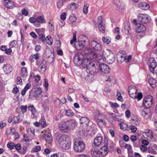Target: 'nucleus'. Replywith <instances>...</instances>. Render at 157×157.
Returning a JSON list of instances; mask_svg holds the SVG:
<instances>
[{"label": "nucleus", "mask_w": 157, "mask_h": 157, "mask_svg": "<svg viewBox=\"0 0 157 157\" xmlns=\"http://www.w3.org/2000/svg\"><path fill=\"white\" fill-rule=\"evenodd\" d=\"M90 46L91 47V49L96 51H100L102 49L101 45L97 41H92L89 43Z\"/></svg>", "instance_id": "f8f14e48"}, {"label": "nucleus", "mask_w": 157, "mask_h": 157, "mask_svg": "<svg viewBox=\"0 0 157 157\" xmlns=\"http://www.w3.org/2000/svg\"><path fill=\"white\" fill-rule=\"evenodd\" d=\"M99 72L100 73L108 74L110 72V69L109 66L106 64L102 63L99 66Z\"/></svg>", "instance_id": "ddd939ff"}, {"label": "nucleus", "mask_w": 157, "mask_h": 157, "mask_svg": "<svg viewBox=\"0 0 157 157\" xmlns=\"http://www.w3.org/2000/svg\"><path fill=\"white\" fill-rule=\"evenodd\" d=\"M124 147L125 148L127 149L128 151V155H131L132 154L133 152V151L132 146L130 144H127L126 143H125Z\"/></svg>", "instance_id": "7c9ffc66"}, {"label": "nucleus", "mask_w": 157, "mask_h": 157, "mask_svg": "<svg viewBox=\"0 0 157 157\" xmlns=\"http://www.w3.org/2000/svg\"><path fill=\"white\" fill-rule=\"evenodd\" d=\"M27 131L29 134H33L34 135L35 129L33 128H30L27 129Z\"/></svg>", "instance_id": "603ef678"}, {"label": "nucleus", "mask_w": 157, "mask_h": 157, "mask_svg": "<svg viewBox=\"0 0 157 157\" xmlns=\"http://www.w3.org/2000/svg\"><path fill=\"white\" fill-rule=\"evenodd\" d=\"M45 138L46 141L49 143H50L52 141V137L51 133H46L45 135Z\"/></svg>", "instance_id": "2f4dec72"}, {"label": "nucleus", "mask_w": 157, "mask_h": 157, "mask_svg": "<svg viewBox=\"0 0 157 157\" xmlns=\"http://www.w3.org/2000/svg\"><path fill=\"white\" fill-rule=\"evenodd\" d=\"M39 122L43 128L47 126L46 121L43 117H42L39 121Z\"/></svg>", "instance_id": "ea45409f"}, {"label": "nucleus", "mask_w": 157, "mask_h": 157, "mask_svg": "<svg viewBox=\"0 0 157 157\" xmlns=\"http://www.w3.org/2000/svg\"><path fill=\"white\" fill-rule=\"evenodd\" d=\"M27 148L26 146H23L19 152V153L25 155L26 153Z\"/></svg>", "instance_id": "49530a36"}, {"label": "nucleus", "mask_w": 157, "mask_h": 157, "mask_svg": "<svg viewBox=\"0 0 157 157\" xmlns=\"http://www.w3.org/2000/svg\"><path fill=\"white\" fill-rule=\"evenodd\" d=\"M109 103L110 106L112 108H116L119 107V105L115 102L113 103L111 101H109Z\"/></svg>", "instance_id": "de8ad7c7"}, {"label": "nucleus", "mask_w": 157, "mask_h": 157, "mask_svg": "<svg viewBox=\"0 0 157 157\" xmlns=\"http://www.w3.org/2000/svg\"><path fill=\"white\" fill-rule=\"evenodd\" d=\"M143 96V94L141 93H139L137 96L136 95V98H137L138 101H140L142 98Z\"/></svg>", "instance_id": "0e129e2a"}, {"label": "nucleus", "mask_w": 157, "mask_h": 157, "mask_svg": "<svg viewBox=\"0 0 157 157\" xmlns=\"http://www.w3.org/2000/svg\"><path fill=\"white\" fill-rule=\"evenodd\" d=\"M78 4L73 3V4H70L68 7L69 9L71 10H75L78 7Z\"/></svg>", "instance_id": "c03bdc74"}, {"label": "nucleus", "mask_w": 157, "mask_h": 157, "mask_svg": "<svg viewBox=\"0 0 157 157\" xmlns=\"http://www.w3.org/2000/svg\"><path fill=\"white\" fill-rule=\"evenodd\" d=\"M22 120V117L20 115L14 116L12 119L13 123H18Z\"/></svg>", "instance_id": "a878e982"}, {"label": "nucleus", "mask_w": 157, "mask_h": 157, "mask_svg": "<svg viewBox=\"0 0 157 157\" xmlns=\"http://www.w3.org/2000/svg\"><path fill=\"white\" fill-rule=\"evenodd\" d=\"M152 104V96H147L144 98L143 102V105L145 108H149L151 107Z\"/></svg>", "instance_id": "9b49d317"}, {"label": "nucleus", "mask_w": 157, "mask_h": 157, "mask_svg": "<svg viewBox=\"0 0 157 157\" xmlns=\"http://www.w3.org/2000/svg\"><path fill=\"white\" fill-rule=\"evenodd\" d=\"M97 24L100 32L102 33H105V23L101 16H100L98 17Z\"/></svg>", "instance_id": "423d86ee"}, {"label": "nucleus", "mask_w": 157, "mask_h": 157, "mask_svg": "<svg viewBox=\"0 0 157 157\" xmlns=\"http://www.w3.org/2000/svg\"><path fill=\"white\" fill-rule=\"evenodd\" d=\"M84 51L86 57L85 59H87L89 62H93V60L94 59H98L99 60L101 59V55L93 52L92 49L90 48H86L84 49Z\"/></svg>", "instance_id": "f257e3e1"}, {"label": "nucleus", "mask_w": 157, "mask_h": 157, "mask_svg": "<svg viewBox=\"0 0 157 157\" xmlns=\"http://www.w3.org/2000/svg\"><path fill=\"white\" fill-rule=\"evenodd\" d=\"M148 63H149V67L151 72H154L156 67V63L154 58L151 57L149 58Z\"/></svg>", "instance_id": "4468645a"}, {"label": "nucleus", "mask_w": 157, "mask_h": 157, "mask_svg": "<svg viewBox=\"0 0 157 157\" xmlns=\"http://www.w3.org/2000/svg\"><path fill=\"white\" fill-rule=\"evenodd\" d=\"M112 54H113L112 51L108 49H106L103 52L104 55L105 56L106 58L108 57L111 55Z\"/></svg>", "instance_id": "58836bf2"}, {"label": "nucleus", "mask_w": 157, "mask_h": 157, "mask_svg": "<svg viewBox=\"0 0 157 157\" xmlns=\"http://www.w3.org/2000/svg\"><path fill=\"white\" fill-rule=\"evenodd\" d=\"M89 5L87 4H85L83 7V13L85 14H86L88 12V8Z\"/></svg>", "instance_id": "8fccbe9b"}, {"label": "nucleus", "mask_w": 157, "mask_h": 157, "mask_svg": "<svg viewBox=\"0 0 157 157\" xmlns=\"http://www.w3.org/2000/svg\"><path fill=\"white\" fill-rule=\"evenodd\" d=\"M143 136L145 138L150 141L154 142L155 141L152 132L150 130H146L143 133Z\"/></svg>", "instance_id": "9d476101"}, {"label": "nucleus", "mask_w": 157, "mask_h": 157, "mask_svg": "<svg viewBox=\"0 0 157 157\" xmlns=\"http://www.w3.org/2000/svg\"><path fill=\"white\" fill-rule=\"evenodd\" d=\"M74 47L78 50L82 49L84 47V45L82 42L80 41H76L74 44Z\"/></svg>", "instance_id": "412c9836"}, {"label": "nucleus", "mask_w": 157, "mask_h": 157, "mask_svg": "<svg viewBox=\"0 0 157 157\" xmlns=\"http://www.w3.org/2000/svg\"><path fill=\"white\" fill-rule=\"evenodd\" d=\"M102 40L104 43L107 44H109L111 41V38L109 37H105L103 36L102 38Z\"/></svg>", "instance_id": "4c0bfd02"}, {"label": "nucleus", "mask_w": 157, "mask_h": 157, "mask_svg": "<svg viewBox=\"0 0 157 157\" xmlns=\"http://www.w3.org/2000/svg\"><path fill=\"white\" fill-rule=\"evenodd\" d=\"M6 125V121H2L0 122V127L1 128H2Z\"/></svg>", "instance_id": "774afa93"}, {"label": "nucleus", "mask_w": 157, "mask_h": 157, "mask_svg": "<svg viewBox=\"0 0 157 157\" xmlns=\"http://www.w3.org/2000/svg\"><path fill=\"white\" fill-rule=\"evenodd\" d=\"M28 109L34 115L35 113L36 112V111L35 108L33 105H29L28 106Z\"/></svg>", "instance_id": "37998d69"}, {"label": "nucleus", "mask_w": 157, "mask_h": 157, "mask_svg": "<svg viewBox=\"0 0 157 157\" xmlns=\"http://www.w3.org/2000/svg\"><path fill=\"white\" fill-rule=\"evenodd\" d=\"M108 143V140L107 139H105L104 141L103 146L99 150L101 155L103 156H105L108 154V150L106 146H107Z\"/></svg>", "instance_id": "6e6552de"}, {"label": "nucleus", "mask_w": 157, "mask_h": 157, "mask_svg": "<svg viewBox=\"0 0 157 157\" xmlns=\"http://www.w3.org/2000/svg\"><path fill=\"white\" fill-rule=\"evenodd\" d=\"M3 69L6 74L10 73L12 70L11 66L9 64L4 65L3 67Z\"/></svg>", "instance_id": "5701e85b"}, {"label": "nucleus", "mask_w": 157, "mask_h": 157, "mask_svg": "<svg viewBox=\"0 0 157 157\" xmlns=\"http://www.w3.org/2000/svg\"><path fill=\"white\" fill-rule=\"evenodd\" d=\"M48 85H49L48 82V80L46 78H45L44 79V86L46 88L47 90H48Z\"/></svg>", "instance_id": "4d7b16f0"}, {"label": "nucleus", "mask_w": 157, "mask_h": 157, "mask_svg": "<svg viewBox=\"0 0 157 157\" xmlns=\"http://www.w3.org/2000/svg\"><path fill=\"white\" fill-rule=\"evenodd\" d=\"M74 142V149L75 151L81 152L84 150L85 144L80 139L76 138L75 139Z\"/></svg>", "instance_id": "39448f33"}, {"label": "nucleus", "mask_w": 157, "mask_h": 157, "mask_svg": "<svg viewBox=\"0 0 157 157\" xmlns=\"http://www.w3.org/2000/svg\"><path fill=\"white\" fill-rule=\"evenodd\" d=\"M28 74L27 68L23 67L21 69V75L23 77H25L27 76Z\"/></svg>", "instance_id": "72a5a7b5"}, {"label": "nucleus", "mask_w": 157, "mask_h": 157, "mask_svg": "<svg viewBox=\"0 0 157 157\" xmlns=\"http://www.w3.org/2000/svg\"><path fill=\"white\" fill-rule=\"evenodd\" d=\"M39 39L41 40L42 41H44L46 39L44 36L43 34H40L39 35Z\"/></svg>", "instance_id": "338daca9"}, {"label": "nucleus", "mask_w": 157, "mask_h": 157, "mask_svg": "<svg viewBox=\"0 0 157 157\" xmlns=\"http://www.w3.org/2000/svg\"><path fill=\"white\" fill-rule=\"evenodd\" d=\"M59 146L63 149L69 150L71 148V142L69 138L66 135L60 137L58 140Z\"/></svg>", "instance_id": "7ed1b4c3"}, {"label": "nucleus", "mask_w": 157, "mask_h": 157, "mask_svg": "<svg viewBox=\"0 0 157 157\" xmlns=\"http://www.w3.org/2000/svg\"><path fill=\"white\" fill-rule=\"evenodd\" d=\"M139 8L144 10H147L149 8V6L145 2L139 3L138 4Z\"/></svg>", "instance_id": "4be33fe9"}, {"label": "nucleus", "mask_w": 157, "mask_h": 157, "mask_svg": "<svg viewBox=\"0 0 157 157\" xmlns=\"http://www.w3.org/2000/svg\"><path fill=\"white\" fill-rule=\"evenodd\" d=\"M68 129L74 128L77 126V122L74 119H71L67 121Z\"/></svg>", "instance_id": "aec40b11"}, {"label": "nucleus", "mask_w": 157, "mask_h": 157, "mask_svg": "<svg viewBox=\"0 0 157 157\" xmlns=\"http://www.w3.org/2000/svg\"><path fill=\"white\" fill-rule=\"evenodd\" d=\"M24 139H23V141L24 142H29L30 141L29 140V137L26 134H25L23 135Z\"/></svg>", "instance_id": "bf43d9fd"}, {"label": "nucleus", "mask_w": 157, "mask_h": 157, "mask_svg": "<svg viewBox=\"0 0 157 157\" xmlns=\"http://www.w3.org/2000/svg\"><path fill=\"white\" fill-rule=\"evenodd\" d=\"M74 62V63L77 65H82L83 68L86 66L88 62L87 60L84 59L83 55L81 53H77L75 56Z\"/></svg>", "instance_id": "20e7f679"}, {"label": "nucleus", "mask_w": 157, "mask_h": 157, "mask_svg": "<svg viewBox=\"0 0 157 157\" xmlns=\"http://www.w3.org/2000/svg\"><path fill=\"white\" fill-rule=\"evenodd\" d=\"M114 4L118 8H120V6L121 5V2L120 0H113Z\"/></svg>", "instance_id": "3c124183"}, {"label": "nucleus", "mask_w": 157, "mask_h": 157, "mask_svg": "<svg viewBox=\"0 0 157 157\" xmlns=\"http://www.w3.org/2000/svg\"><path fill=\"white\" fill-rule=\"evenodd\" d=\"M31 85L30 83H27L25 86L24 89L22 90L21 92V94L22 95H24L29 89L30 88Z\"/></svg>", "instance_id": "f704fd0d"}, {"label": "nucleus", "mask_w": 157, "mask_h": 157, "mask_svg": "<svg viewBox=\"0 0 157 157\" xmlns=\"http://www.w3.org/2000/svg\"><path fill=\"white\" fill-rule=\"evenodd\" d=\"M69 20L71 22H73L76 21L77 18L73 15H71L70 16Z\"/></svg>", "instance_id": "052dcab7"}, {"label": "nucleus", "mask_w": 157, "mask_h": 157, "mask_svg": "<svg viewBox=\"0 0 157 157\" xmlns=\"http://www.w3.org/2000/svg\"><path fill=\"white\" fill-rule=\"evenodd\" d=\"M66 115L69 117H72L74 115V113L72 110H67L66 112Z\"/></svg>", "instance_id": "09e8293b"}, {"label": "nucleus", "mask_w": 157, "mask_h": 157, "mask_svg": "<svg viewBox=\"0 0 157 157\" xmlns=\"http://www.w3.org/2000/svg\"><path fill=\"white\" fill-rule=\"evenodd\" d=\"M146 27L143 24L139 23L136 25V31L137 33L144 32L146 30Z\"/></svg>", "instance_id": "6ab92c4d"}, {"label": "nucleus", "mask_w": 157, "mask_h": 157, "mask_svg": "<svg viewBox=\"0 0 157 157\" xmlns=\"http://www.w3.org/2000/svg\"><path fill=\"white\" fill-rule=\"evenodd\" d=\"M47 68L46 66H43L40 65L38 67V69L39 71L42 73H44L46 71Z\"/></svg>", "instance_id": "79ce46f5"}, {"label": "nucleus", "mask_w": 157, "mask_h": 157, "mask_svg": "<svg viewBox=\"0 0 157 157\" xmlns=\"http://www.w3.org/2000/svg\"><path fill=\"white\" fill-rule=\"evenodd\" d=\"M80 122L81 124H83V126L86 127L89 122V120L86 117H82L80 119Z\"/></svg>", "instance_id": "b1692460"}, {"label": "nucleus", "mask_w": 157, "mask_h": 157, "mask_svg": "<svg viewBox=\"0 0 157 157\" xmlns=\"http://www.w3.org/2000/svg\"><path fill=\"white\" fill-rule=\"evenodd\" d=\"M91 154L93 157H99L101 155L99 150H95L93 149L91 151Z\"/></svg>", "instance_id": "c85d7f7f"}, {"label": "nucleus", "mask_w": 157, "mask_h": 157, "mask_svg": "<svg viewBox=\"0 0 157 157\" xmlns=\"http://www.w3.org/2000/svg\"><path fill=\"white\" fill-rule=\"evenodd\" d=\"M20 109H21V111L23 113L26 112L27 107L26 105H22L20 107Z\"/></svg>", "instance_id": "13d9d810"}, {"label": "nucleus", "mask_w": 157, "mask_h": 157, "mask_svg": "<svg viewBox=\"0 0 157 157\" xmlns=\"http://www.w3.org/2000/svg\"><path fill=\"white\" fill-rule=\"evenodd\" d=\"M112 116V118L114 121L121 122V119L120 118L119 116L115 113H110Z\"/></svg>", "instance_id": "473e14b6"}, {"label": "nucleus", "mask_w": 157, "mask_h": 157, "mask_svg": "<svg viewBox=\"0 0 157 157\" xmlns=\"http://www.w3.org/2000/svg\"><path fill=\"white\" fill-rule=\"evenodd\" d=\"M17 42L15 40H13L11 41L10 44V48L15 47L17 45Z\"/></svg>", "instance_id": "5fc2aeb1"}, {"label": "nucleus", "mask_w": 157, "mask_h": 157, "mask_svg": "<svg viewBox=\"0 0 157 157\" xmlns=\"http://www.w3.org/2000/svg\"><path fill=\"white\" fill-rule=\"evenodd\" d=\"M42 92V89L40 87L33 89L29 93V97L30 98H32L34 97H37L39 95L41 94Z\"/></svg>", "instance_id": "1a4fd4ad"}, {"label": "nucleus", "mask_w": 157, "mask_h": 157, "mask_svg": "<svg viewBox=\"0 0 157 157\" xmlns=\"http://www.w3.org/2000/svg\"><path fill=\"white\" fill-rule=\"evenodd\" d=\"M57 4V7L59 8H60L63 6V1L62 0H59Z\"/></svg>", "instance_id": "69168bd1"}, {"label": "nucleus", "mask_w": 157, "mask_h": 157, "mask_svg": "<svg viewBox=\"0 0 157 157\" xmlns=\"http://www.w3.org/2000/svg\"><path fill=\"white\" fill-rule=\"evenodd\" d=\"M95 120L99 127H102L105 125V122L103 120L95 118Z\"/></svg>", "instance_id": "c756f323"}, {"label": "nucleus", "mask_w": 157, "mask_h": 157, "mask_svg": "<svg viewBox=\"0 0 157 157\" xmlns=\"http://www.w3.org/2000/svg\"><path fill=\"white\" fill-rule=\"evenodd\" d=\"M137 17L139 21L144 23H149L151 20L150 17L146 14H139Z\"/></svg>", "instance_id": "0eeeda50"}, {"label": "nucleus", "mask_w": 157, "mask_h": 157, "mask_svg": "<svg viewBox=\"0 0 157 157\" xmlns=\"http://www.w3.org/2000/svg\"><path fill=\"white\" fill-rule=\"evenodd\" d=\"M36 21L40 24H44L46 21L43 15L39 16L36 18Z\"/></svg>", "instance_id": "bb28decb"}, {"label": "nucleus", "mask_w": 157, "mask_h": 157, "mask_svg": "<svg viewBox=\"0 0 157 157\" xmlns=\"http://www.w3.org/2000/svg\"><path fill=\"white\" fill-rule=\"evenodd\" d=\"M117 99L118 101H123V98L121 95V93L118 91H117Z\"/></svg>", "instance_id": "864d4df0"}, {"label": "nucleus", "mask_w": 157, "mask_h": 157, "mask_svg": "<svg viewBox=\"0 0 157 157\" xmlns=\"http://www.w3.org/2000/svg\"><path fill=\"white\" fill-rule=\"evenodd\" d=\"M124 28L125 33L127 34H129L131 31L129 24L128 23H125L124 25Z\"/></svg>", "instance_id": "e433bc0d"}, {"label": "nucleus", "mask_w": 157, "mask_h": 157, "mask_svg": "<svg viewBox=\"0 0 157 157\" xmlns=\"http://www.w3.org/2000/svg\"><path fill=\"white\" fill-rule=\"evenodd\" d=\"M106 81L112 82H115L114 78L113 76H111L108 77L106 80Z\"/></svg>", "instance_id": "6e6d98bb"}, {"label": "nucleus", "mask_w": 157, "mask_h": 157, "mask_svg": "<svg viewBox=\"0 0 157 157\" xmlns=\"http://www.w3.org/2000/svg\"><path fill=\"white\" fill-rule=\"evenodd\" d=\"M125 52L124 51H120L117 53V61L118 63H121L125 61Z\"/></svg>", "instance_id": "dca6fc26"}, {"label": "nucleus", "mask_w": 157, "mask_h": 157, "mask_svg": "<svg viewBox=\"0 0 157 157\" xmlns=\"http://www.w3.org/2000/svg\"><path fill=\"white\" fill-rule=\"evenodd\" d=\"M14 147L15 149L19 152L20 150L21 149V146L20 144H15Z\"/></svg>", "instance_id": "680f3d73"}, {"label": "nucleus", "mask_w": 157, "mask_h": 157, "mask_svg": "<svg viewBox=\"0 0 157 157\" xmlns=\"http://www.w3.org/2000/svg\"><path fill=\"white\" fill-rule=\"evenodd\" d=\"M128 92L131 97L136 99L137 90L136 88L134 86H131L128 88Z\"/></svg>", "instance_id": "2eb2a0df"}, {"label": "nucleus", "mask_w": 157, "mask_h": 157, "mask_svg": "<svg viewBox=\"0 0 157 157\" xmlns=\"http://www.w3.org/2000/svg\"><path fill=\"white\" fill-rule=\"evenodd\" d=\"M148 82L151 86L154 87V86L156 83V80L153 78H150L148 80Z\"/></svg>", "instance_id": "a19ab883"}, {"label": "nucleus", "mask_w": 157, "mask_h": 157, "mask_svg": "<svg viewBox=\"0 0 157 157\" xmlns=\"http://www.w3.org/2000/svg\"><path fill=\"white\" fill-rule=\"evenodd\" d=\"M5 6L7 8L11 9L14 6V4L13 2L6 0L5 1Z\"/></svg>", "instance_id": "cd10ccee"}, {"label": "nucleus", "mask_w": 157, "mask_h": 157, "mask_svg": "<svg viewBox=\"0 0 157 157\" xmlns=\"http://www.w3.org/2000/svg\"><path fill=\"white\" fill-rule=\"evenodd\" d=\"M150 110L149 108H145L142 112L141 114L143 117L145 119H148L150 117Z\"/></svg>", "instance_id": "a211bd4d"}, {"label": "nucleus", "mask_w": 157, "mask_h": 157, "mask_svg": "<svg viewBox=\"0 0 157 157\" xmlns=\"http://www.w3.org/2000/svg\"><path fill=\"white\" fill-rule=\"evenodd\" d=\"M15 144L11 142H8L7 146L10 150H11L14 148Z\"/></svg>", "instance_id": "a18cd8bd"}, {"label": "nucleus", "mask_w": 157, "mask_h": 157, "mask_svg": "<svg viewBox=\"0 0 157 157\" xmlns=\"http://www.w3.org/2000/svg\"><path fill=\"white\" fill-rule=\"evenodd\" d=\"M105 138L103 139L101 136H98L96 137L94 140L93 144L94 146L98 147L100 145H103L104 141Z\"/></svg>", "instance_id": "f3484780"}, {"label": "nucleus", "mask_w": 157, "mask_h": 157, "mask_svg": "<svg viewBox=\"0 0 157 157\" xmlns=\"http://www.w3.org/2000/svg\"><path fill=\"white\" fill-rule=\"evenodd\" d=\"M67 122L62 121L59 124V128L62 130H64L65 129L67 130L68 129Z\"/></svg>", "instance_id": "393cba45"}, {"label": "nucleus", "mask_w": 157, "mask_h": 157, "mask_svg": "<svg viewBox=\"0 0 157 157\" xmlns=\"http://www.w3.org/2000/svg\"><path fill=\"white\" fill-rule=\"evenodd\" d=\"M66 15L65 12L63 13L60 15V19L63 21H64L66 19Z\"/></svg>", "instance_id": "e2e57ef3"}, {"label": "nucleus", "mask_w": 157, "mask_h": 157, "mask_svg": "<svg viewBox=\"0 0 157 157\" xmlns=\"http://www.w3.org/2000/svg\"><path fill=\"white\" fill-rule=\"evenodd\" d=\"M84 68H86V72L91 75H96L99 72V66L95 62H88Z\"/></svg>", "instance_id": "f03ea898"}, {"label": "nucleus", "mask_w": 157, "mask_h": 157, "mask_svg": "<svg viewBox=\"0 0 157 157\" xmlns=\"http://www.w3.org/2000/svg\"><path fill=\"white\" fill-rule=\"evenodd\" d=\"M107 59L109 61V63H112L115 61V57L114 54H112L111 55L107 58Z\"/></svg>", "instance_id": "c9c22d12"}]
</instances>
